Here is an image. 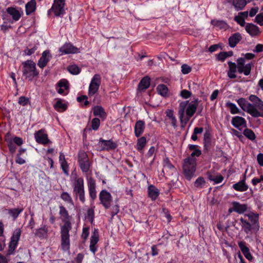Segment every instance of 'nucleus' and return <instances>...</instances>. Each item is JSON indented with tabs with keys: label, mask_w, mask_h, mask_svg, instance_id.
<instances>
[{
	"label": "nucleus",
	"mask_w": 263,
	"mask_h": 263,
	"mask_svg": "<svg viewBox=\"0 0 263 263\" xmlns=\"http://www.w3.org/2000/svg\"><path fill=\"white\" fill-rule=\"evenodd\" d=\"M59 215L61 221L64 223L60 226L61 248L64 251H69L70 246L69 232L72 229V217L63 205L59 206Z\"/></svg>",
	"instance_id": "nucleus-1"
},
{
	"label": "nucleus",
	"mask_w": 263,
	"mask_h": 263,
	"mask_svg": "<svg viewBox=\"0 0 263 263\" xmlns=\"http://www.w3.org/2000/svg\"><path fill=\"white\" fill-rule=\"evenodd\" d=\"M187 102H182L180 103L178 111L179 118L180 121L181 128H184L190 119L195 113L198 105V100L196 99L190 103L186 109V118H184L185 109L186 107Z\"/></svg>",
	"instance_id": "nucleus-2"
},
{
	"label": "nucleus",
	"mask_w": 263,
	"mask_h": 263,
	"mask_svg": "<svg viewBox=\"0 0 263 263\" xmlns=\"http://www.w3.org/2000/svg\"><path fill=\"white\" fill-rule=\"evenodd\" d=\"M241 108L254 118H263V101L256 104H251L246 99L241 98L237 100Z\"/></svg>",
	"instance_id": "nucleus-3"
},
{
	"label": "nucleus",
	"mask_w": 263,
	"mask_h": 263,
	"mask_svg": "<svg viewBox=\"0 0 263 263\" xmlns=\"http://www.w3.org/2000/svg\"><path fill=\"white\" fill-rule=\"evenodd\" d=\"M71 185L74 197L76 198H79L82 203H84L86 198L83 178L76 175L71 179Z\"/></svg>",
	"instance_id": "nucleus-4"
},
{
	"label": "nucleus",
	"mask_w": 263,
	"mask_h": 263,
	"mask_svg": "<svg viewBox=\"0 0 263 263\" xmlns=\"http://www.w3.org/2000/svg\"><path fill=\"white\" fill-rule=\"evenodd\" d=\"M23 75L29 81H32L34 78L38 77L39 72L36 69L35 63L32 60H27L22 63Z\"/></svg>",
	"instance_id": "nucleus-5"
},
{
	"label": "nucleus",
	"mask_w": 263,
	"mask_h": 263,
	"mask_svg": "<svg viewBox=\"0 0 263 263\" xmlns=\"http://www.w3.org/2000/svg\"><path fill=\"white\" fill-rule=\"evenodd\" d=\"M196 159L192 157H187L183 161V174L188 180H190L194 175L196 169Z\"/></svg>",
	"instance_id": "nucleus-6"
},
{
	"label": "nucleus",
	"mask_w": 263,
	"mask_h": 263,
	"mask_svg": "<svg viewBox=\"0 0 263 263\" xmlns=\"http://www.w3.org/2000/svg\"><path fill=\"white\" fill-rule=\"evenodd\" d=\"M78 163L79 166L84 173L89 172L90 167V163L87 154L84 151H81L78 154Z\"/></svg>",
	"instance_id": "nucleus-7"
},
{
	"label": "nucleus",
	"mask_w": 263,
	"mask_h": 263,
	"mask_svg": "<svg viewBox=\"0 0 263 263\" xmlns=\"http://www.w3.org/2000/svg\"><path fill=\"white\" fill-rule=\"evenodd\" d=\"M101 83V78L99 74H95L89 85L88 95L89 97L93 96L99 90Z\"/></svg>",
	"instance_id": "nucleus-8"
},
{
	"label": "nucleus",
	"mask_w": 263,
	"mask_h": 263,
	"mask_svg": "<svg viewBox=\"0 0 263 263\" xmlns=\"http://www.w3.org/2000/svg\"><path fill=\"white\" fill-rule=\"evenodd\" d=\"M65 0H54L49 12H52L55 16H60L65 13Z\"/></svg>",
	"instance_id": "nucleus-9"
},
{
	"label": "nucleus",
	"mask_w": 263,
	"mask_h": 263,
	"mask_svg": "<svg viewBox=\"0 0 263 263\" xmlns=\"http://www.w3.org/2000/svg\"><path fill=\"white\" fill-rule=\"evenodd\" d=\"M100 203L106 209H109L112 202V197L109 192L105 190H102L99 195Z\"/></svg>",
	"instance_id": "nucleus-10"
},
{
	"label": "nucleus",
	"mask_w": 263,
	"mask_h": 263,
	"mask_svg": "<svg viewBox=\"0 0 263 263\" xmlns=\"http://www.w3.org/2000/svg\"><path fill=\"white\" fill-rule=\"evenodd\" d=\"M237 70L239 73H243L245 76H248L250 74L252 67L253 66L252 63H250L245 65V59L243 58H238L237 60Z\"/></svg>",
	"instance_id": "nucleus-11"
},
{
	"label": "nucleus",
	"mask_w": 263,
	"mask_h": 263,
	"mask_svg": "<svg viewBox=\"0 0 263 263\" xmlns=\"http://www.w3.org/2000/svg\"><path fill=\"white\" fill-rule=\"evenodd\" d=\"M34 138L37 143L43 145L51 143L45 129H41L34 133Z\"/></svg>",
	"instance_id": "nucleus-12"
},
{
	"label": "nucleus",
	"mask_w": 263,
	"mask_h": 263,
	"mask_svg": "<svg viewBox=\"0 0 263 263\" xmlns=\"http://www.w3.org/2000/svg\"><path fill=\"white\" fill-rule=\"evenodd\" d=\"M87 183L89 197L93 201L97 198L96 180L92 177H90L87 178Z\"/></svg>",
	"instance_id": "nucleus-13"
},
{
	"label": "nucleus",
	"mask_w": 263,
	"mask_h": 263,
	"mask_svg": "<svg viewBox=\"0 0 263 263\" xmlns=\"http://www.w3.org/2000/svg\"><path fill=\"white\" fill-rule=\"evenodd\" d=\"M59 52L61 55L76 53L79 52V49L71 43H66L59 48Z\"/></svg>",
	"instance_id": "nucleus-14"
},
{
	"label": "nucleus",
	"mask_w": 263,
	"mask_h": 263,
	"mask_svg": "<svg viewBox=\"0 0 263 263\" xmlns=\"http://www.w3.org/2000/svg\"><path fill=\"white\" fill-rule=\"evenodd\" d=\"M99 240V235L98 229H95L90 237L89 249L94 254L98 250L97 243Z\"/></svg>",
	"instance_id": "nucleus-15"
},
{
	"label": "nucleus",
	"mask_w": 263,
	"mask_h": 263,
	"mask_svg": "<svg viewBox=\"0 0 263 263\" xmlns=\"http://www.w3.org/2000/svg\"><path fill=\"white\" fill-rule=\"evenodd\" d=\"M21 234V230L20 229H16L11 237V241L9 244V250L13 251L18 243Z\"/></svg>",
	"instance_id": "nucleus-16"
},
{
	"label": "nucleus",
	"mask_w": 263,
	"mask_h": 263,
	"mask_svg": "<svg viewBox=\"0 0 263 263\" xmlns=\"http://www.w3.org/2000/svg\"><path fill=\"white\" fill-rule=\"evenodd\" d=\"M101 144V150L110 151L115 149L117 147V144L114 142L112 140H106L101 138L99 140Z\"/></svg>",
	"instance_id": "nucleus-17"
},
{
	"label": "nucleus",
	"mask_w": 263,
	"mask_h": 263,
	"mask_svg": "<svg viewBox=\"0 0 263 263\" xmlns=\"http://www.w3.org/2000/svg\"><path fill=\"white\" fill-rule=\"evenodd\" d=\"M6 11L12 17L14 21H18L23 14V11L21 8L8 7Z\"/></svg>",
	"instance_id": "nucleus-18"
},
{
	"label": "nucleus",
	"mask_w": 263,
	"mask_h": 263,
	"mask_svg": "<svg viewBox=\"0 0 263 263\" xmlns=\"http://www.w3.org/2000/svg\"><path fill=\"white\" fill-rule=\"evenodd\" d=\"M231 123L234 127L238 129H240V127H246L247 125L245 119L240 116H235L233 117Z\"/></svg>",
	"instance_id": "nucleus-19"
},
{
	"label": "nucleus",
	"mask_w": 263,
	"mask_h": 263,
	"mask_svg": "<svg viewBox=\"0 0 263 263\" xmlns=\"http://www.w3.org/2000/svg\"><path fill=\"white\" fill-rule=\"evenodd\" d=\"M238 245L245 257L249 261H252L253 257L251 254L249 248L247 246L246 242L244 241H240L238 242Z\"/></svg>",
	"instance_id": "nucleus-20"
},
{
	"label": "nucleus",
	"mask_w": 263,
	"mask_h": 263,
	"mask_svg": "<svg viewBox=\"0 0 263 263\" xmlns=\"http://www.w3.org/2000/svg\"><path fill=\"white\" fill-rule=\"evenodd\" d=\"M50 57H51V55L49 51H44L42 53V56L38 61L37 65L39 67L42 69H43L46 67L50 60Z\"/></svg>",
	"instance_id": "nucleus-21"
},
{
	"label": "nucleus",
	"mask_w": 263,
	"mask_h": 263,
	"mask_svg": "<svg viewBox=\"0 0 263 263\" xmlns=\"http://www.w3.org/2000/svg\"><path fill=\"white\" fill-rule=\"evenodd\" d=\"M166 114L165 120L167 123L171 124L174 128L177 126V120L174 115V111L172 109H167L165 112Z\"/></svg>",
	"instance_id": "nucleus-22"
},
{
	"label": "nucleus",
	"mask_w": 263,
	"mask_h": 263,
	"mask_svg": "<svg viewBox=\"0 0 263 263\" xmlns=\"http://www.w3.org/2000/svg\"><path fill=\"white\" fill-rule=\"evenodd\" d=\"M246 31L252 36L258 35L260 33L259 28L252 23H248L245 26Z\"/></svg>",
	"instance_id": "nucleus-23"
},
{
	"label": "nucleus",
	"mask_w": 263,
	"mask_h": 263,
	"mask_svg": "<svg viewBox=\"0 0 263 263\" xmlns=\"http://www.w3.org/2000/svg\"><path fill=\"white\" fill-rule=\"evenodd\" d=\"M69 88L68 82L66 79H61L59 81L57 84V87L56 88L57 91L61 95H65V91L68 90Z\"/></svg>",
	"instance_id": "nucleus-24"
},
{
	"label": "nucleus",
	"mask_w": 263,
	"mask_h": 263,
	"mask_svg": "<svg viewBox=\"0 0 263 263\" xmlns=\"http://www.w3.org/2000/svg\"><path fill=\"white\" fill-rule=\"evenodd\" d=\"M145 128V122L142 120H138L136 122L134 127L135 135L137 137H140L144 132Z\"/></svg>",
	"instance_id": "nucleus-25"
},
{
	"label": "nucleus",
	"mask_w": 263,
	"mask_h": 263,
	"mask_svg": "<svg viewBox=\"0 0 263 263\" xmlns=\"http://www.w3.org/2000/svg\"><path fill=\"white\" fill-rule=\"evenodd\" d=\"M151 79L148 76L143 77L138 86V90L143 91L147 89L150 85Z\"/></svg>",
	"instance_id": "nucleus-26"
},
{
	"label": "nucleus",
	"mask_w": 263,
	"mask_h": 263,
	"mask_svg": "<svg viewBox=\"0 0 263 263\" xmlns=\"http://www.w3.org/2000/svg\"><path fill=\"white\" fill-rule=\"evenodd\" d=\"M241 39L242 36L240 33L237 32L233 34L229 39V46L232 48L235 47Z\"/></svg>",
	"instance_id": "nucleus-27"
},
{
	"label": "nucleus",
	"mask_w": 263,
	"mask_h": 263,
	"mask_svg": "<svg viewBox=\"0 0 263 263\" xmlns=\"http://www.w3.org/2000/svg\"><path fill=\"white\" fill-rule=\"evenodd\" d=\"M232 206H234V210L235 212L241 214L247 211L248 206L246 204H241L237 201H233L232 202Z\"/></svg>",
	"instance_id": "nucleus-28"
},
{
	"label": "nucleus",
	"mask_w": 263,
	"mask_h": 263,
	"mask_svg": "<svg viewBox=\"0 0 263 263\" xmlns=\"http://www.w3.org/2000/svg\"><path fill=\"white\" fill-rule=\"evenodd\" d=\"M232 187L236 191L245 192L248 189V185L246 183L245 178L233 185Z\"/></svg>",
	"instance_id": "nucleus-29"
},
{
	"label": "nucleus",
	"mask_w": 263,
	"mask_h": 263,
	"mask_svg": "<svg viewBox=\"0 0 263 263\" xmlns=\"http://www.w3.org/2000/svg\"><path fill=\"white\" fill-rule=\"evenodd\" d=\"M148 197L153 201H155L159 195V191L153 185H150L147 189Z\"/></svg>",
	"instance_id": "nucleus-30"
},
{
	"label": "nucleus",
	"mask_w": 263,
	"mask_h": 263,
	"mask_svg": "<svg viewBox=\"0 0 263 263\" xmlns=\"http://www.w3.org/2000/svg\"><path fill=\"white\" fill-rule=\"evenodd\" d=\"M93 114L95 116H98L104 120L106 119L107 115L104 108L99 105L95 106L92 108Z\"/></svg>",
	"instance_id": "nucleus-31"
},
{
	"label": "nucleus",
	"mask_w": 263,
	"mask_h": 263,
	"mask_svg": "<svg viewBox=\"0 0 263 263\" xmlns=\"http://www.w3.org/2000/svg\"><path fill=\"white\" fill-rule=\"evenodd\" d=\"M36 9V3L35 0H31L25 5L26 14L27 15H30L34 12Z\"/></svg>",
	"instance_id": "nucleus-32"
},
{
	"label": "nucleus",
	"mask_w": 263,
	"mask_h": 263,
	"mask_svg": "<svg viewBox=\"0 0 263 263\" xmlns=\"http://www.w3.org/2000/svg\"><path fill=\"white\" fill-rule=\"evenodd\" d=\"M229 70L228 71V76L231 79H235L236 78L235 73L237 71V66L236 63L229 61L228 63Z\"/></svg>",
	"instance_id": "nucleus-33"
},
{
	"label": "nucleus",
	"mask_w": 263,
	"mask_h": 263,
	"mask_svg": "<svg viewBox=\"0 0 263 263\" xmlns=\"http://www.w3.org/2000/svg\"><path fill=\"white\" fill-rule=\"evenodd\" d=\"M211 24L215 27L220 29H226L228 27V24L222 20H212Z\"/></svg>",
	"instance_id": "nucleus-34"
},
{
	"label": "nucleus",
	"mask_w": 263,
	"mask_h": 263,
	"mask_svg": "<svg viewBox=\"0 0 263 263\" xmlns=\"http://www.w3.org/2000/svg\"><path fill=\"white\" fill-rule=\"evenodd\" d=\"M199 146L197 145L190 144L189 145V148L193 152L191 153V156L189 157L194 158L195 157H199L201 154V151L199 149Z\"/></svg>",
	"instance_id": "nucleus-35"
},
{
	"label": "nucleus",
	"mask_w": 263,
	"mask_h": 263,
	"mask_svg": "<svg viewBox=\"0 0 263 263\" xmlns=\"http://www.w3.org/2000/svg\"><path fill=\"white\" fill-rule=\"evenodd\" d=\"M61 198L65 202L74 205V202L70 195L67 192H63L60 196Z\"/></svg>",
	"instance_id": "nucleus-36"
},
{
	"label": "nucleus",
	"mask_w": 263,
	"mask_h": 263,
	"mask_svg": "<svg viewBox=\"0 0 263 263\" xmlns=\"http://www.w3.org/2000/svg\"><path fill=\"white\" fill-rule=\"evenodd\" d=\"M54 108L59 112H63L66 110L67 105L66 104L62 103L61 100H59L54 105Z\"/></svg>",
	"instance_id": "nucleus-37"
},
{
	"label": "nucleus",
	"mask_w": 263,
	"mask_h": 263,
	"mask_svg": "<svg viewBox=\"0 0 263 263\" xmlns=\"http://www.w3.org/2000/svg\"><path fill=\"white\" fill-rule=\"evenodd\" d=\"M48 232V228L46 225L36 230L35 235L39 238H44L46 236Z\"/></svg>",
	"instance_id": "nucleus-38"
},
{
	"label": "nucleus",
	"mask_w": 263,
	"mask_h": 263,
	"mask_svg": "<svg viewBox=\"0 0 263 263\" xmlns=\"http://www.w3.org/2000/svg\"><path fill=\"white\" fill-rule=\"evenodd\" d=\"M247 4V0H233V5L237 11L242 10Z\"/></svg>",
	"instance_id": "nucleus-39"
},
{
	"label": "nucleus",
	"mask_w": 263,
	"mask_h": 263,
	"mask_svg": "<svg viewBox=\"0 0 263 263\" xmlns=\"http://www.w3.org/2000/svg\"><path fill=\"white\" fill-rule=\"evenodd\" d=\"M146 143V140L145 137H142L138 139L136 144V149L140 152H142L143 149L145 147Z\"/></svg>",
	"instance_id": "nucleus-40"
},
{
	"label": "nucleus",
	"mask_w": 263,
	"mask_h": 263,
	"mask_svg": "<svg viewBox=\"0 0 263 263\" xmlns=\"http://www.w3.org/2000/svg\"><path fill=\"white\" fill-rule=\"evenodd\" d=\"M158 93L163 97H166L168 93V88L164 84H159L157 87Z\"/></svg>",
	"instance_id": "nucleus-41"
},
{
	"label": "nucleus",
	"mask_w": 263,
	"mask_h": 263,
	"mask_svg": "<svg viewBox=\"0 0 263 263\" xmlns=\"http://www.w3.org/2000/svg\"><path fill=\"white\" fill-rule=\"evenodd\" d=\"M244 136L250 140H254L256 137L254 132L251 129L246 128L243 132Z\"/></svg>",
	"instance_id": "nucleus-42"
},
{
	"label": "nucleus",
	"mask_w": 263,
	"mask_h": 263,
	"mask_svg": "<svg viewBox=\"0 0 263 263\" xmlns=\"http://www.w3.org/2000/svg\"><path fill=\"white\" fill-rule=\"evenodd\" d=\"M240 221H241L242 227L244 231L247 234H248L250 232H251L252 229L251 224L246 220L243 219L242 218L240 219Z\"/></svg>",
	"instance_id": "nucleus-43"
},
{
	"label": "nucleus",
	"mask_w": 263,
	"mask_h": 263,
	"mask_svg": "<svg viewBox=\"0 0 263 263\" xmlns=\"http://www.w3.org/2000/svg\"><path fill=\"white\" fill-rule=\"evenodd\" d=\"M23 208L11 209L9 210L8 213L15 220L18 216L19 214L23 212Z\"/></svg>",
	"instance_id": "nucleus-44"
},
{
	"label": "nucleus",
	"mask_w": 263,
	"mask_h": 263,
	"mask_svg": "<svg viewBox=\"0 0 263 263\" xmlns=\"http://www.w3.org/2000/svg\"><path fill=\"white\" fill-rule=\"evenodd\" d=\"M226 107L229 108L230 112L232 114H236L239 113L240 111L236 105L231 102H227L226 103Z\"/></svg>",
	"instance_id": "nucleus-45"
},
{
	"label": "nucleus",
	"mask_w": 263,
	"mask_h": 263,
	"mask_svg": "<svg viewBox=\"0 0 263 263\" xmlns=\"http://www.w3.org/2000/svg\"><path fill=\"white\" fill-rule=\"evenodd\" d=\"M67 69L68 71L72 74H78L81 71V69L76 65H70Z\"/></svg>",
	"instance_id": "nucleus-46"
},
{
	"label": "nucleus",
	"mask_w": 263,
	"mask_h": 263,
	"mask_svg": "<svg viewBox=\"0 0 263 263\" xmlns=\"http://www.w3.org/2000/svg\"><path fill=\"white\" fill-rule=\"evenodd\" d=\"M100 125V120L98 118H93L91 122V128L94 130H97L99 129Z\"/></svg>",
	"instance_id": "nucleus-47"
},
{
	"label": "nucleus",
	"mask_w": 263,
	"mask_h": 263,
	"mask_svg": "<svg viewBox=\"0 0 263 263\" xmlns=\"http://www.w3.org/2000/svg\"><path fill=\"white\" fill-rule=\"evenodd\" d=\"M209 179L211 181H214L215 183H219L222 181L223 177L221 175H218L217 176L210 175L209 176Z\"/></svg>",
	"instance_id": "nucleus-48"
},
{
	"label": "nucleus",
	"mask_w": 263,
	"mask_h": 263,
	"mask_svg": "<svg viewBox=\"0 0 263 263\" xmlns=\"http://www.w3.org/2000/svg\"><path fill=\"white\" fill-rule=\"evenodd\" d=\"M29 98L25 96H21L18 98V103L23 106H25L30 104Z\"/></svg>",
	"instance_id": "nucleus-49"
},
{
	"label": "nucleus",
	"mask_w": 263,
	"mask_h": 263,
	"mask_svg": "<svg viewBox=\"0 0 263 263\" xmlns=\"http://www.w3.org/2000/svg\"><path fill=\"white\" fill-rule=\"evenodd\" d=\"M204 146H206L211 143V135L209 132L206 131L204 134Z\"/></svg>",
	"instance_id": "nucleus-50"
},
{
	"label": "nucleus",
	"mask_w": 263,
	"mask_h": 263,
	"mask_svg": "<svg viewBox=\"0 0 263 263\" xmlns=\"http://www.w3.org/2000/svg\"><path fill=\"white\" fill-rule=\"evenodd\" d=\"M205 184V180L203 177L198 178L195 182V186L196 187L201 188Z\"/></svg>",
	"instance_id": "nucleus-51"
},
{
	"label": "nucleus",
	"mask_w": 263,
	"mask_h": 263,
	"mask_svg": "<svg viewBox=\"0 0 263 263\" xmlns=\"http://www.w3.org/2000/svg\"><path fill=\"white\" fill-rule=\"evenodd\" d=\"M163 165L164 167H166L170 170H172L174 168V166L171 163L168 158L166 157L163 159Z\"/></svg>",
	"instance_id": "nucleus-52"
},
{
	"label": "nucleus",
	"mask_w": 263,
	"mask_h": 263,
	"mask_svg": "<svg viewBox=\"0 0 263 263\" xmlns=\"http://www.w3.org/2000/svg\"><path fill=\"white\" fill-rule=\"evenodd\" d=\"M249 99L251 102H252V104H257L263 101L257 96L254 95H251L249 97Z\"/></svg>",
	"instance_id": "nucleus-53"
},
{
	"label": "nucleus",
	"mask_w": 263,
	"mask_h": 263,
	"mask_svg": "<svg viewBox=\"0 0 263 263\" xmlns=\"http://www.w3.org/2000/svg\"><path fill=\"white\" fill-rule=\"evenodd\" d=\"M192 70V68L189 65L184 64L181 66V71L184 74L189 73Z\"/></svg>",
	"instance_id": "nucleus-54"
},
{
	"label": "nucleus",
	"mask_w": 263,
	"mask_h": 263,
	"mask_svg": "<svg viewBox=\"0 0 263 263\" xmlns=\"http://www.w3.org/2000/svg\"><path fill=\"white\" fill-rule=\"evenodd\" d=\"M227 57H228V53L227 52H221L217 55V59L218 61L223 62Z\"/></svg>",
	"instance_id": "nucleus-55"
},
{
	"label": "nucleus",
	"mask_w": 263,
	"mask_h": 263,
	"mask_svg": "<svg viewBox=\"0 0 263 263\" xmlns=\"http://www.w3.org/2000/svg\"><path fill=\"white\" fill-rule=\"evenodd\" d=\"M89 234V228L85 227L83 228L82 233L81 235L82 238L85 241Z\"/></svg>",
	"instance_id": "nucleus-56"
},
{
	"label": "nucleus",
	"mask_w": 263,
	"mask_h": 263,
	"mask_svg": "<svg viewBox=\"0 0 263 263\" xmlns=\"http://www.w3.org/2000/svg\"><path fill=\"white\" fill-rule=\"evenodd\" d=\"M234 20L241 26H244L245 25V19L242 16L238 15L234 17Z\"/></svg>",
	"instance_id": "nucleus-57"
},
{
	"label": "nucleus",
	"mask_w": 263,
	"mask_h": 263,
	"mask_svg": "<svg viewBox=\"0 0 263 263\" xmlns=\"http://www.w3.org/2000/svg\"><path fill=\"white\" fill-rule=\"evenodd\" d=\"M87 217L89 220L92 222L95 217V211L92 208L89 209L87 211Z\"/></svg>",
	"instance_id": "nucleus-58"
},
{
	"label": "nucleus",
	"mask_w": 263,
	"mask_h": 263,
	"mask_svg": "<svg viewBox=\"0 0 263 263\" xmlns=\"http://www.w3.org/2000/svg\"><path fill=\"white\" fill-rule=\"evenodd\" d=\"M60 164L63 172L66 175H68L69 166L67 161L61 162Z\"/></svg>",
	"instance_id": "nucleus-59"
},
{
	"label": "nucleus",
	"mask_w": 263,
	"mask_h": 263,
	"mask_svg": "<svg viewBox=\"0 0 263 263\" xmlns=\"http://www.w3.org/2000/svg\"><path fill=\"white\" fill-rule=\"evenodd\" d=\"M37 50V47L36 46H33L31 48H26L24 50V54L26 55H30L34 53Z\"/></svg>",
	"instance_id": "nucleus-60"
},
{
	"label": "nucleus",
	"mask_w": 263,
	"mask_h": 263,
	"mask_svg": "<svg viewBox=\"0 0 263 263\" xmlns=\"http://www.w3.org/2000/svg\"><path fill=\"white\" fill-rule=\"evenodd\" d=\"M255 22L260 26H263V13L257 14L255 17Z\"/></svg>",
	"instance_id": "nucleus-61"
},
{
	"label": "nucleus",
	"mask_w": 263,
	"mask_h": 263,
	"mask_svg": "<svg viewBox=\"0 0 263 263\" xmlns=\"http://www.w3.org/2000/svg\"><path fill=\"white\" fill-rule=\"evenodd\" d=\"M191 95V92L186 89H183L180 92L181 97L184 99H188Z\"/></svg>",
	"instance_id": "nucleus-62"
},
{
	"label": "nucleus",
	"mask_w": 263,
	"mask_h": 263,
	"mask_svg": "<svg viewBox=\"0 0 263 263\" xmlns=\"http://www.w3.org/2000/svg\"><path fill=\"white\" fill-rule=\"evenodd\" d=\"M84 258V255L82 253H79L77 256L74 258L73 263H82Z\"/></svg>",
	"instance_id": "nucleus-63"
},
{
	"label": "nucleus",
	"mask_w": 263,
	"mask_h": 263,
	"mask_svg": "<svg viewBox=\"0 0 263 263\" xmlns=\"http://www.w3.org/2000/svg\"><path fill=\"white\" fill-rule=\"evenodd\" d=\"M257 161L260 166H263V154L259 153L257 155Z\"/></svg>",
	"instance_id": "nucleus-64"
}]
</instances>
